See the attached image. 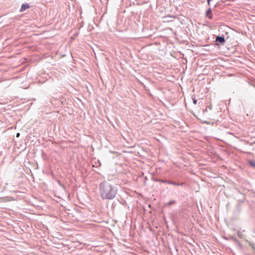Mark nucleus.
<instances>
[{
    "label": "nucleus",
    "instance_id": "obj_4",
    "mask_svg": "<svg viewBox=\"0 0 255 255\" xmlns=\"http://www.w3.org/2000/svg\"><path fill=\"white\" fill-rule=\"evenodd\" d=\"M206 16L208 17L210 19L212 18V15L211 14V9H209L206 12Z\"/></svg>",
    "mask_w": 255,
    "mask_h": 255
},
{
    "label": "nucleus",
    "instance_id": "obj_5",
    "mask_svg": "<svg viewBox=\"0 0 255 255\" xmlns=\"http://www.w3.org/2000/svg\"><path fill=\"white\" fill-rule=\"evenodd\" d=\"M249 163L251 166L255 167V160H251L249 161Z\"/></svg>",
    "mask_w": 255,
    "mask_h": 255
},
{
    "label": "nucleus",
    "instance_id": "obj_9",
    "mask_svg": "<svg viewBox=\"0 0 255 255\" xmlns=\"http://www.w3.org/2000/svg\"><path fill=\"white\" fill-rule=\"evenodd\" d=\"M211 0H208V4H210V1H211Z\"/></svg>",
    "mask_w": 255,
    "mask_h": 255
},
{
    "label": "nucleus",
    "instance_id": "obj_7",
    "mask_svg": "<svg viewBox=\"0 0 255 255\" xmlns=\"http://www.w3.org/2000/svg\"><path fill=\"white\" fill-rule=\"evenodd\" d=\"M193 103L196 105L197 104V100L195 99L193 100Z\"/></svg>",
    "mask_w": 255,
    "mask_h": 255
},
{
    "label": "nucleus",
    "instance_id": "obj_6",
    "mask_svg": "<svg viewBox=\"0 0 255 255\" xmlns=\"http://www.w3.org/2000/svg\"><path fill=\"white\" fill-rule=\"evenodd\" d=\"M175 201H169V202L167 203V205L168 206H170L171 205L173 204H175Z\"/></svg>",
    "mask_w": 255,
    "mask_h": 255
},
{
    "label": "nucleus",
    "instance_id": "obj_8",
    "mask_svg": "<svg viewBox=\"0 0 255 255\" xmlns=\"http://www.w3.org/2000/svg\"><path fill=\"white\" fill-rule=\"evenodd\" d=\"M19 135H20L19 133H16V136L17 137H18L19 136Z\"/></svg>",
    "mask_w": 255,
    "mask_h": 255
},
{
    "label": "nucleus",
    "instance_id": "obj_2",
    "mask_svg": "<svg viewBox=\"0 0 255 255\" xmlns=\"http://www.w3.org/2000/svg\"><path fill=\"white\" fill-rule=\"evenodd\" d=\"M29 7V6L28 4H27V3L22 4L21 6L20 11L21 12L25 10L26 9H28Z\"/></svg>",
    "mask_w": 255,
    "mask_h": 255
},
{
    "label": "nucleus",
    "instance_id": "obj_1",
    "mask_svg": "<svg viewBox=\"0 0 255 255\" xmlns=\"http://www.w3.org/2000/svg\"><path fill=\"white\" fill-rule=\"evenodd\" d=\"M100 191L102 198L107 199L114 198L117 193L115 188L106 182L100 184Z\"/></svg>",
    "mask_w": 255,
    "mask_h": 255
},
{
    "label": "nucleus",
    "instance_id": "obj_3",
    "mask_svg": "<svg viewBox=\"0 0 255 255\" xmlns=\"http://www.w3.org/2000/svg\"><path fill=\"white\" fill-rule=\"evenodd\" d=\"M216 41L220 43H223L225 41V39L224 37L217 36L216 37Z\"/></svg>",
    "mask_w": 255,
    "mask_h": 255
}]
</instances>
